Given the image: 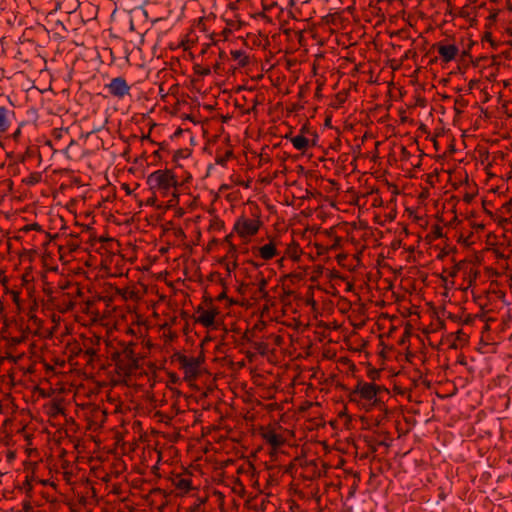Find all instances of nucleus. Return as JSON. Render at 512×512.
Returning a JSON list of instances; mask_svg holds the SVG:
<instances>
[{
  "mask_svg": "<svg viewBox=\"0 0 512 512\" xmlns=\"http://www.w3.org/2000/svg\"><path fill=\"white\" fill-rule=\"evenodd\" d=\"M181 368L184 370L187 381L195 380L199 375L200 360L194 357L181 356L179 358Z\"/></svg>",
  "mask_w": 512,
  "mask_h": 512,
  "instance_id": "obj_5",
  "label": "nucleus"
},
{
  "mask_svg": "<svg viewBox=\"0 0 512 512\" xmlns=\"http://www.w3.org/2000/svg\"><path fill=\"white\" fill-rule=\"evenodd\" d=\"M21 136V129L18 128L13 134H12V138L14 140H18V138Z\"/></svg>",
  "mask_w": 512,
  "mask_h": 512,
  "instance_id": "obj_14",
  "label": "nucleus"
},
{
  "mask_svg": "<svg viewBox=\"0 0 512 512\" xmlns=\"http://www.w3.org/2000/svg\"><path fill=\"white\" fill-rule=\"evenodd\" d=\"M260 228V221L250 218H239L234 225V230L241 238H250L254 236Z\"/></svg>",
  "mask_w": 512,
  "mask_h": 512,
  "instance_id": "obj_3",
  "label": "nucleus"
},
{
  "mask_svg": "<svg viewBox=\"0 0 512 512\" xmlns=\"http://www.w3.org/2000/svg\"><path fill=\"white\" fill-rule=\"evenodd\" d=\"M278 254L276 244L272 241L258 248V255L265 261L274 258Z\"/></svg>",
  "mask_w": 512,
  "mask_h": 512,
  "instance_id": "obj_8",
  "label": "nucleus"
},
{
  "mask_svg": "<svg viewBox=\"0 0 512 512\" xmlns=\"http://www.w3.org/2000/svg\"><path fill=\"white\" fill-rule=\"evenodd\" d=\"M231 56L241 67H245L249 64V58L242 50H232Z\"/></svg>",
  "mask_w": 512,
  "mask_h": 512,
  "instance_id": "obj_12",
  "label": "nucleus"
},
{
  "mask_svg": "<svg viewBox=\"0 0 512 512\" xmlns=\"http://www.w3.org/2000/svg\"><path fill=\"white\" fill-rule=\"evenodd\" d=\"M264 438L274 448L281 446L283 443L282 437L273 431L265 433Z\"/></svg>",
  "mask_w": 512,
  "mask_h": 512,
  "instance_id": "obj_11",
  "label": "nucleus"
},
{
  "mask_svg": "<svg viewBox=\"0 0 512 512\" xmlns=\"http://www.w3.org/2000/svg\"><path fill=\"white\" fill-rule=\"evenodd\" d=\"M459 49L455 45H440L438 53L443 61L450 62L458 55Z\"/></svg>",
  "mask_w": 512,
  "mask_h": 512,
  "instance_id": "obj_7",
  "label": "nucleus"
},
{
  "mask_svg": "<svg viewBox=\"0 0 512 512\" xmlns=\"http://www.w3.org/2000/svg\"><path fill=\"white\" fill-rule=\"evenodd\" d=\"M496 17H497V13L495 12V13H493V14L490 16V19L495 20V19H496Z\"/></svg>",
  "mask_w": 512,
  "mask_h": 512,
  "instance_id": "obj_16",
  "label": "nucleus"
},
{
  "mask_svg": "<svg viewBox=\"0 0 512 512\" xmlns=\"http://www.w3.org/2000/svg\"><path fill=\"white\" fill-rule=\"evenodd\" d=\"M267 281L265 279H261L260 282V290H264L266 287Z\"/></svg>",
  "mask_w": 512,
  "mask_h": 512,
  "instance_id": "obj_15",
  "label": "nucleus"
},
{
  "mask_svg": "<svg viewBox=\"0 0 512 512\" xmlns=\"http://www.w3.org/2000/svg\"><path fill=\"white\" fill-rule=\"evenodd\" d=\"M14 112L0 106V133L6 132L11 125Z\"/></svg>",
  "mask_w": 512,
  "mask_h": 512,
  "instance_id": "obj_9",
  "label": "nucleus"
},
{
  "mask_svg": "<svg viewBox=\"0 0 512 512\" xmlns=\"http://www.w3.org/2000/svg\"><path fill=\"white\" fill-rule=\"evenodd\" d=\"M293 147L299 151H305L309 147V140L303 135H296L291 138Z\"/></svg>",
  "mask_w": 512,
  "mask_h": 512,
  "instance_id": "obj_10",
  "label": "nucleus"
},
{
  "mask_svg": "<svg viewBox=\"0 0 512 512\" xmlns=\"http://www.w3.org/2000/svg\"><path fill=\"white\" fill-rule=\"evenodd\" d=\"M380 387L370 382H358L356 387L351 392V401H356L355 396H359L365 401L363 406L366 410H370L373 406L378 404L377 395Z\"/></svg>",
  "mask_w": 512,
  "mask_h": 512,
  "instance_id": "obj_2",
  "label": "nucleus"
},
{
  "mask_svg": "<svg viewBox=\"0 0 512 512\" xmlns=\"http://www.w3.org/2000/svg\"><path fill=\"white\" fill-rule=\"evenodd\" d=\"M179 489L190 491L192 489V483L189 479H180L177 484Z\"/></svg>",
  "mask_w": 512,
  "mask_h": 512,
  "instance_id": "obj_13",
  "label": "nucleus"
},
{
  "mask_svg": "<svg viewBox=\"0 0 512 512\" xmlns=\"http://www.w3.org/2000/svg\"><path fill=\"white\" fill-rule=\"evenodd\" d=\"M147 184L151 190L158 191L163 197L171 196L170 205L178 201L176 189L179 182L171 170L159 169L153 171L147 176Z\"/></svg>",
  "mask_w": 512,
  "mask_h": 512,
  "instance_id": "obj_1",
  "label": "nucleus"
},
{
  "mask_svg": "<svg viewBox=\"0 0 512 512\" xmlns=\"http://www.w3.org/2000/svg\"><path fill=\"white\" fill-rule=\"evenodd\" d=\"M105 89L111 96L121 100L130 95L131 86L123 77H115L105 84Z\"/></svg>",
  "mask_w": 512,
  "mask_h": 512,
  "instance_id": "obj_4",
  "label": "nucleus"
},
{
  "mask_svg": "<svg viewBox=\"0 0 512 512\" xmlns=\"http://www.w3.org/2000/svg\"><path fill=\"white\" fill-rule=\"evenodd\" d=\"M218 314V310L216 308L211 309H202L199 312V316L197 321L203 325L204 327H212L215 323V318Z\"/></svg>",
  "mask_w": 512,
  "mask_h": 512,
  "instance_id": "obj_6",
  "label": "nucleus"
}]
</instances>
